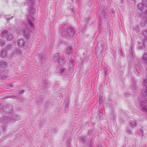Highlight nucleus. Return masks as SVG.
Here are the masks:
<instances>
[{
  "label": "nucleus",
  "mask_w": 147,
  "mask_h": 147,
  "mask_svg": "<svg viewBox=\"0 0 147 147\" xmlns=\"http://www.w3.org/2000/svg\"><path fill=\"white\" fill-rule=\"evenodd\" d=\"M2 129H3V131H5V130L6 129V127L5 126L3 127L2 128Z\"/></svg>",
  "instance_id": "c9c22d12"
},
{
  "label": "nucleus",
  "mask_w": 147,
  "mask_h": 147,
  "mask_svg": "<svg viewBox=\"0 0 147 147\" xmlns=\"http://www.w3.org/2000/svg\"><path fill=\"white\" fill-rule=\"evenodd\" d=\"M24 90H22L19 92V94H22L24 93Z\"/></svg>",
  "instance_id": "473e14b6"
},
{
  "label": "nucleus",
  "mask_w": 147,
  "mask_h": 147,
  "mask_svg": "<svg viewBox=\"0 0 147 147\" xmlns=\"http://www.w3.org/2000/svg\"><path fill=\"white\" fill-rule=\"evenodd\" d=\"M18 32V33H19V34H20V33H21V32Z\"/></svg>",
  "instance_id": "3c124183"
},
{
  "label": "nucleus",
  "mask_w": 147,
  "mask_h": 147,
  "mask_svg": "<svg viewBox=\"0 0 147 147\" xmlns=\"http://www.w3.org/2000/svg\"><path fill=\"white\" fill-rule=\"evenodd\" d=\"M143 35L145 38H147V31H144L143 32Z\"/></svg>",
  "instance_id": "cd10ccee"
},
{
  "label": "nucleus",
  "mask_w": 147,
  "mask_h": 147,
  "mask_svg": "<svg viewBox=\"0 0 147 147\" xmlns=\"http://www.w3.org/2000/svg\"><path fill=\"white\" fill-rule=\"evenodd\" d=\"M142 93L143 94L144 96L147 95V86L146 87V91H142Z\"/></svg>",
  "instance_id": "c756f323"
},
{
  "label": "nucleus",
  "mask_w": 147,
  "mask_h": 147,
  "mask_svg": "<svg viewBox=\"0 0 147 147\" xmlns=\"http://www.w3.org/2000/svg\"><path fill=\"white\" fill-rule=\"evenodd\" d=\"M98 147H102V146L100 145H99L98 146Z\"/></svg>",
  "instance_id": "c03bdc74"
},
{
  "label": "nucleus",
  "mask_w": 147,
  "mask_h": 147,
  "mask_svg": "<svg viewBox=\"0 0 147 147\" xmlns=\"http://www.w3.org/2000/svg\"><path fill=\"white\" fill-rule=\"evenodd\" d=\"M145 13H146V14L147 15V10L145 11Z\"/></svg>",
  "instance_id": "de8ad7c7"
},
{
  "label": "nucleus",
  "mask_w": 147,
  "mask_h": 147,
  "mask_svg": "<svg viewBox=\"0 0 147 147\" xmlns=\"http://www.w3.org/2000/svg\"><path fill=\"white\" fill-rule=\"evenodd\" d=\"M13 76L12 75L9 76L3 75L1 77V78L3 80H10L13 79Z\"/></svg>",
  "instance_id": "9d476101"
},
{
  "label": "nucleus",
  "mask_w": 147,
  "mask_h": 147,
  "mask_svg": "<svg viewBox=\"0 0 147 147\" xmlns=\"http://www.w3.org/2000/svg\"><path fill=\"white\" fill-rule=\"evenodd\" d=\"M146 25V19L144 18L142 19L140 23V26L142 27H144Z\"/></svg>",
  "instance_id": "aec40b11"
},
{
  "label": "nucleus",
  "mask_w": 147,
  "mask_h": 147,
  "mask_svg": "<svg viewBox=\"0 0 147 147\" xmlns=\"http://www.w3.org/2000/svg\"><path fill=\"white\" fill-rule=\"evenodd\" d=\"M101 25V23H100L99 24V27H100Z\"/></svg>",
  "instance_id": "a18cd8bd"
},
{
  "label": "nucleus",
  "mask_w": 147,
  "mask_h": 147,
  "mask_svg": "<svg viewBox=\"0 0 147 147\" xmlns=\"http://www.w3.org/2000/svg\"><path fill=\"white\" fill-rule=\"evenodd\" d=\"M147 7V1L146 0H142V3H139L137 5V7L139 9L143 11L144 7Z\"/></svg>",
  "instance_id": "39448f33"
},
{
  "label": "nucleus",
  "mask_w": 147,
  "mask_h": 147,
  "mask_svg": "<svg viewBox=\"0 0 147 147\" xmlns=\"http://www.w3.org/2000/svg\"><path fill=\"white\" fill-rule=\"evenodd\" d=\"M7 31L6 30H5L3 31L1 33V36L2 37L6 36L7 34Z\"/></svg>",
  "instance_id": "b1692460"
},
{
  "label": "nucleus",
  "mask_w": 147,
  "mask_h": 147,
  "mask_svg": "<svg viewBox=\"0 0 147 147\" xmlns=\"http://www.w3.org/2000/svg\"><path fill=\"white\" fill-rule=\"evenodd\" d=\"M101 115H102V113H101L100 112L99 114V115L100 116Z\"/></svg>",
  "instance_id": "49530a36"
},
{
  "label": "nucleus",
  "mask_w": 147,
  "mask_h": 147,
  "mask_svg": "<svg viewBox=\"0 0 147 147\" xmlns=\"http://www.w3.org/2000/svg\"><path fill=\"white\" fill-rule=\"evenodd\" d=\"M142 61L143 62L147 63V54L145 53L143 54L142 57Z\"/></svg>",
  "instance_id": "dca6fc26"
},
{
  "label": "nucleus",
  "mask_w": 147,
  "mask_h": 147,
  "mask_svg": "<svg viewBox=\"0 0 147 147\" xmlns=\"http://www.w3.org/2000/svg\"><path fill=\"white\" fill-rule=\"evenodd\" d=\"M9 86L11 87H13V85L12 84H10L9 85Z\"/></svg>",
  "instance_id": "79ce46f5"
},
{
  "label": "nucleus",
  "mask_w": 147,
  "mask_h": 147,
  "mask_svg": "<svg viewBox=\"0 0 147 147\" xmlns=\"http://www.w3.org/2000/svg\"><path fill=\"white\" fill-rule=\"evenodd\" d=\"M12 48V46L11 45H9L6 46L5 50L7 51H10L11 50Z\"/></svg>",
  "instance_id": "5701e85b"
},
{
  "label": "nucleus",
  "mask_w": 147,
  "mask_h": 147,
  "mask_svg": "<svg viewBox=\"0 0 147 147\" xmlns=\"http://www.w3.org/2000/svg\"><path fill=\"white\" fill-rule=\"evenodd\" d=\"M140 105L142 107V109L144 111H147V102L146 98H144L140 103Z\"/></svg>",
  "instance_id": "423d86ee"
},
{
  "label": "nucleus",
  "mask_w": 147,
  "mask_h": 147,
  "mask_svg": "<svg viewBox=\"0 0 147 147\" xmlns=\"http://www.w3.org/2000/svg\"><path fill=\"white\" fill-rule=\"evenodd\" d=\"M5 44V42L4 40H1L0 41V45L1 47H3Z\"/></svg>",
  "instance_id": "bb28decb"
},
{
  "label": "nucleus",
  "mask_w": 147,
  "mask_h": 147,
  "mask_svg": "<svg viewBox=\"0 0 147 147\" xmlns=\"http://www.w3.org/2000/svg\"><path fill=\"white\" fill-rule=\"evenodd\" d=\"M72 47H69L66 49V53L67 54L70 55L72 53Z\"/></svg>",
  "instance_id": "2eb2a0df"
},
{
  "label": "nucleus",
  "mask_w": 147,
  "mask_h": 147,
  "mask_svg": "<svg viewBox=\"0 0 147 147\" xmlns=\"http://www.w3.org/2000/svg\"><path fill=\"white\" fill-rule=\"evenodd\" d=\"M49 84V82H47L44 84V86L45 87L47 85H48Z\"/></svg>",
  "instance_id": "f704fd0d"
},
{
  "label": "nucleus",
  "mask_w": 147,
  "mask_h": 147,
  "mask_svg": "<svg viewBox=\"0 0 147 147\" xmlns=\"http://www.w3.org/2000/svg\"><path fill=\"white\" fill-rule=\"evenodd\" d=\"M71 11H72V12H73V10L72 9H71Z\"/></svg>",
  "instance_id": "09e8293b"
},
{
  "label": "nucleus",
  "mask_w": 147,
  "mask_h": 147,
  "mask_svg": "<svg viewBox=\"0 0 147 147\" xmlns=\"http://www.w3.org/2000/svg\"><path fill=\"white\" fill-rule=\"evenodd\" d=\"M130 125L131 127H133L136 126L137 123L135 120H133L131 121L130 123Z\"/></svg>",
  "instance_id": "a211bd4d"
},
{
  "label": "nucleus",
  "mask_w": 147,
  "mask_h": 147,
  "mask_svg": "<svg viewBox=\"0 0 147 147\" xmlns=\"http://www.w3.org/2000/svg\"><path fill=\"white\" fill-rule=\"evenodd\" d=\"M126 132L129 134H131L132 133V131L130 129H127L126 130Z\"/></svg>",
  "instance_id": "2f4dec72"
},
{
  "label": "nucleus",
  "mask_w": 147,
  "mask_h": 147,
  "mask_svg": "<svg viewBox=\"0 0 147 147\" xmlns=\"http://www.w3.org/2000/svg\"><path fill=\"white\" fill-rule=\"evenodd\" d=\"M131 53L132 54V55H133V50H132V47H131Z\"/></svg>",
  "instance_id": "a19ab883"
},
{
  "label": "nucleus",
  "mask_w": 147,
  "mask_h": 147,
  "mask_svg": "<svg viewBox=\"0 0 147 147\" xmlns=\"http://www.w3.org/2000/svg\"><path fill=\"white\" fill-rule=\"evenodd\" d=\"M25 49L27 50V51L28 52L30 50V48L29 47H28V46H27V48L26 49L25 48Z\"/></svg>",
  "instance_id": "4c0bfd02"
},
{
  "label": "nucleus",
  "mask_w": 147,
  "mask_h": 147,
  "mask_svg": "<svg viewBox=\"0 0 147 147\" xmlns=\"http://www.w3.org/2000/svg\"><path fill=\"white\" fill-rule=\"evenodd\" d=\"M86 141V139L85 137H82L79 138V142L82 143H85Z\"/></svg>",
  "instance_id": "4be33fe9"
},
{
  "label": "nucleus",
  "mask_w": 147,
  "mask_h": 147,
  "mask_svg": "<svg viewBox=\"0 0 147 147\" xmlns=\"http://www.w3.org/2000/svg\"><path fill=\"white\" fill-rule=\"evenodd\" d=\"M69 106V103L68 102L67 104L65 105V107H67Z\"/></svg>",
  "instance_id": "ea45409f"
},
{
  "label": "nucleus",
  "mask_w": 147,
  "mask_h": 147,
  "mask_svg": "<svg viewBox=\"0 0 147 147\" xmlns=\"http://www.w3.org/2000/svg\"><path fill=\"white\" fill-rule=\"evenodd\" d=\"M67 71L66 69L64 67H63L59 69L58 73L60 74H63L66 73Z\"/></svg>",
  "instance_id": "4468645a"
},
{
  "label": "nucleus",
  "mask_w": 147,
  "mask_h": 147,
  "mask_svg": "<svg viewBox=\"0 0 147 147\" xmlns=\"http://www.w3.org/2000/svg\"><path fill=\"white\" fill-rule=\"evenodd\" d=\"M14 108L12 105L9 103H7L3 105V112L9 115H12L13 113Z\"/></svg>",
  "instance_id": "f03ea898"
},
{
  "label": "nucleus",
  "mask_w": 147,
  "mask_h": 147,
  "mask_svg": "<svg viewBox=\"0 0 147 147\" xmlns=\"http://www.w3.org/2000/svg\"><path fill=\"white\" fill-rule=\"evenodd\" d=\"M146 51H147V50H146Z\"/></svg>",
  "instance_id": "603ef678"
},
{
  "label": "nucleus",
  "mask_w": 147,
  "mask_h": 147,
  "mask_svg": "<svg viewBox=\"0 0 147 147\" xmlns=\"http://www.w3.org/2000/svg\"><path fill=\"white\" fill-rule=\"evenodd\" d=\"M13 18V17H12L11 18H7V20H10L11 19H12Z\"/></svg>",
  "instance_id": "37998d69"
},
{
  "label": "nucleus",
  "mask_w": 147,
  "mask_h": 147,
  "mask_svg": "<svg viewBox=\"0 0 147 147\" xmlns=\"http://www.w3.org/2000/svg\"><path fill=\"white\" fill-rule=\"evenodd\" d=\"M70 67H69V69H73L74 66V61L73 60H71L69 64Z\"/></svg>",
  "instance_id": "412c9836"
},
{
  "label": "nucleus",
  "mask_w": 147,
  "mask_h": 147,
  "mask_svg": "<svg viewBox=\"0 0 147 147\" xmlns=\"http://www.w3.org/2000/svg\"><path fill=\"white\" fill-rule=\"evenodd\" d=\"M3 106L1 103H0V112H3Z\"/></svg>",
  "instance_id": "7c9ffc66"
},
{
  "label": "nucleus",
  "mask_w": 147,
  "mask_h": 147,
  "mask_svg": "<svg viewBox=\"0 0 147 147\" xmlns=\"http://www.w3.org/2000/svg\"><path fill=\"white\" fill-rule=\"evenodd\" d=\"M57 62L58 64L62 65L65 62L64 57L63 56L60 57Z\"/></svg>",
  "instance_id": "9b49d317"
},
{
  "label": "nucleus",
  "mask_w": 147,
  "mask_h": 147,
  "mask_svg": "<svg viewBox=\"0 0 147 147\" xmlns=\"http://www.w3.org/2000/svg\"><path fill=\"white\" fill-rule=\"evenodd\" d=\"M27 19V22L24 24L22 32L24 38L27 39L30 38V33L34 28L33 23L34 18L32 15H30L28 16Z\"/></svg>",
  "instance_id": "f257e3e1"
},
{
  "label": "nucleus",
  "mask_w": 147,
  "mask_h": 147,
  "mask_svg": "<svg viewBox=\"0 0 147 147\" xmlns=\"http://www.w3.org/2000/svg\"><path fill=\"white\" fill-rule=\"evenodd\" d=\"M105 75H106V72L105 71Z\"/></svg>",
  "instance_id": "8fccbe9b"
},
{
  "label": "nucleus",
  "mask_w": 147,
  "mask_h": 147,
  "mask_svg": "<svg viewBox=\"0 0 147 147\" xmlns=\"http://www.w3.org/2000/svg\"><path fill=\"white\" fill-rule=\"evenodd\" d=\"M13 38V35L12 34H11L10 35H9L8 36L7 38V40H8L11 41L12 40Z\"/></svg>",
  "instance_id": "a878e982"
},
{
  "label": "nucleus",
  "mask_w": 147,
  "mask_h": 147,
  "mask_svg": "<svg viewBox=\"0 0 147 147\" xmlns=\"http://www.w3.org/2000/svg\"><path fill=\"white\" fill-rule=\"evenodd\" d=\"M42 99L40 98H37L36 100V102L38 104H40L42 102Z\"/></svg>",
  "instance_id": "393cba45"
},
{
  "label": "nucleus",
  "mask_w": 147,
  "mask_h": 147,
  "mask_svg": "<svg viewBox=\"0 0 147 147\" xmlns=\"http://www.w3.org/2000/svg\"><path fill=\"white\" fill-rule=\"evenodd\" d=\"M144 85H146V84L147 85V82H146V80H144Z\"/></svg>",
  "instance_id": "58836bf2"
},
{
  "label": "nucleus",
  "mask_w": 147,
  "mask_h": 147,
  "mask_svg": "<svg viewBox=\"0 0 147 147\" xmlns=\"http://www.w3.org/2000/svg\"><path fill=\"white\" fill-rule=\"evenodd\" d=\"M75 32L74 28L72 27H70L67 28L65 32L63 30L61 32V33L62 35H67L71 36L74 35Z\"/></svg>",
  "instance_id": "7ed1b4c3"
},
{
  "label": "nucleus",
  "mask_w": 147,
  "mask_h": 147,
  "mask_svg": "<svg viewBox=\"0 0 147 147\" xmlns=\"http://www.w3.org/2000/svg\"><path fill=\"white\" fill-rule=\"evenodd\" d=\"M102 14L104 16V18L106 17V13L105 12H102Z\"/></svg>",
  "instance_id": "e433bc0d"
},
{
  "label": "nucleus",
  "mask_w": 147,
  "mask_h": 147,
  "mask_svg": "<svg viewBox=\"0 0 147 147\" xmlns=\"http://www.w3.org/2000/svg\"><path fill=\"white\" fill-rule=\"evenodd\" d=\"M7 63L3 60L0 61V66L2 68H6L7 66Z\"/></svg>",
  "instance_id": "f8f14e48"
},
{
  "label": "nucleus",
  "mask_w": 147,
  "mask_h": 147,
  "mask_svg": "<svg viewBox=\"0 0 147 147\" xmlns=\"http://www.w3.org/2000/svg\"><path fill=\"white\" fill-rule=\"evenodd\" d=\"M25 41L23 39H19L17 42V44L18 46L20 47H24L25 46Z\"/></svg>",
  "instance_id": "0eeeda50"
},
{
  "label": "nucleus",
  "mask_w": 147,
  "mask_h": 147,
  "mask_svg": "<svg viewBox=\"0 0 147 147\" xmlns=\"http://www.w3.org/2000/svg\"><path fill=\"white\" fill-rule=\"evenodd\" d=\"M7 51L5 49L2 50L1 51V55L2 58H4L7 55Z\"/></svg>",
  "instance_id": "f3484780"
},
{
  "label": "nucleus",
  "mask_w": 147,
  "mask_h": 147,
  "mask_svg": "<svg viewBox=\"0 0 147 147\" xmlns=\"http://www.w3.org/2000/svg\"><path fill=\"white\" fill-rule=\"evenodd\" d=\"M20 119V116L15 114H12V115H9L7 119L8 120V122L13 123L15 121L19 120Z\"/></svg>",
  "instance_id": "20e7f679"
},
{
  "label": "nucleus",
  "mask_w": 147,
  "mask_h": 147,
  "mask_svg": "<svg viewBox=\"0 0 147 147\" xmlns=\"http://www.w3.org/2000/svg\"><path fill=\"white\" fill-rule=\"evenodd\" d=\"M102 103V97L100 96H99V103L100 104H101Z\"/></svg>",
  "instance_id": "c85d7f7f"
},
{
  "label": "nucleus",
  "mask_w": 147,
  "mask_h": 147,
  "mask_svg": "<svg viewBox=\"0 0 147 147\" xmlns=\"http://www.w3.org/2000/svg\"><path fill=\"white\" fill-rule=\"evenodd\" d=\"M6 123H8V120L6 117H4L3 118H0V123L1 122Z\"/></svg>",
  "instance_id": "ddd939ff"
},
{
  "label": "nucleus",
  "mask_w": 147,
  "mask_h": 147,
  "mask_svg": "<svg viewBox=\"0 0 147 147\" xmlns=\"http://www.w3.org/2000/svg\"><path fill=\"white\" fill-rule=\"evenodd\" d=\"M59 58L60 57L59 56V54L58 53H57L55 54L53 57L54 60L55 61L57 62L58 61Z\"/></svg>",
  "instance_id": "6ab92c4d"
},
{
  "label": "nucleus",
  "mask_w": 147,
  "mask_h": 147,
  "mask_svg": "<svg viewBox=\"0 0 147 147\" xmlns=\"http://www.w3.org/2000/svg\"><path fill=\"white\" fill-rule=\"evenodd\" d=\"M22 53V51L20 49H16L12 53L11 58L13 57L14 55H19Z\"/></svg>",
  "instance_id": "1a4fd4ad"
},
{
  "label": "nucleus",
  "mask_w": 147,
  "mask_h": 147,
  "mask_svg": "<svg viewBox=\"0 0 147 147\" xmlns=\"http://www.w3.org/2000/svg\"><path fill=\"white\" fill-rule=\"evenodd\" d=\"M138 47L139 49H142L143 48L142 45L141 44L139 45Z\"/></svg>",
  "instance_id": "72a5a7b5"
},
{
  "label": "nucleus",
  "mask_w": 147,
  "mask_h": 147,
  "mask_svg": "<svg viewBox=\"0 0 147 147\" xmlns=\"http://www.w3.org/2000/svg\"><path fill=\"white\" fill-rule=\"evenodd\" d=\"M28 3L30 6H31L30 9V13L32 14L34 12V9L32 6L34 4L33 1L32 0H29Z\"/></svg>",
  "instance_id": "6e6552de"
}]
</instances>
